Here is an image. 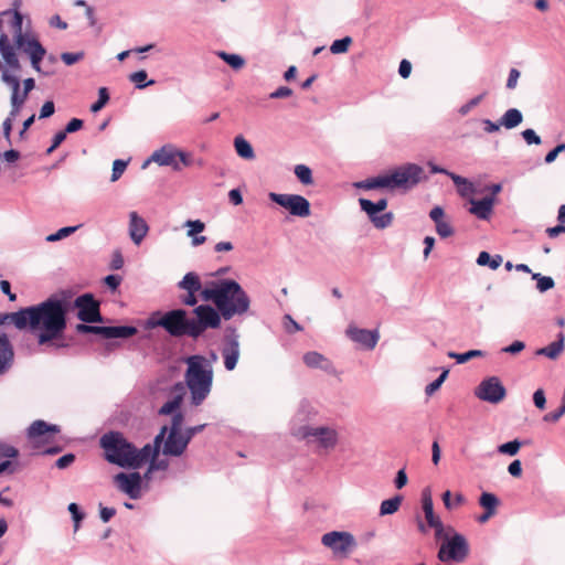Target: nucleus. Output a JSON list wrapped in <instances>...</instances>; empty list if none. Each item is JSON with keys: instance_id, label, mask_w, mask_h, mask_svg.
<instances>
[{"instance_id": "nucleus-1", "label": "nucleus", "mask_w": 565, "mask_h": 565, "mask_svg": "<svg viewBox=\"0 0 565 565\" xmlns=\"http://www.w3.org/2000/svg\"><path fill=\"white\" fill-rule=\"evenodd\" d=\"M70 297L52 295L44 301L18 311L19 330L29 331L40 345L61 340L67 328Z\"/></svg>"}, {"instance_id": "nucleus-2", "label": "nucleus", "mask_w": 565, "mask_h": 565, "mask_svg": "<svg viewBox=\"0 0 565 565\" xmlns=\"http://www.w3.org/2000/svg\"><path fill=\"white\" fill-rule=\"evenodd\" d=\"M167 431L168 427L163 426L156 436L153 445L147 444L141 449H137L119 431H109L103 435L99 444L108 462L119 467L136 469L149 462L150 458L159 455L160 446L164 440Z\"/></svg>"}, {"instance_id": "nucleus-3", "label": "nucleus", "mask_w": 565, "mask_h": 565, "mask_svg": "<svg viewBox=\"0 0 565 565\" xmlns=\"http://www.w3.org/2000/svg\"><path fill=\"white\" fill-rule=\"evenodd\" d=\"M201 298L204 301H212L224 320L246 313L250 305L248 295L232 279L207 282L201 291Z\"/></svg>"}, {"instance_id": "nucleus-4", "label": "nucleus", "mask_w": 565, "mask_h": 565, "mask_svg": "<svg viewBox=\"0 0 565 565\" xmlns=\"http://www.w3.org/2000/svg\"><path fill=\"white\" fill-rule=\"evenodd\" d=\"M426 525L435 530V540L439 544L438 558L441 562H463L469 553L466 539L455 532L450 525H444L440 518L435 515L433 501L426 494Z\"/></svg>"}, {"instance_id": "nucleus-5", "label": "nucleus", "mask_w": 565, "mask_h": 565, "mask_svg": "<svg viewBox=\"0 0 565 565\" xmlns=\"http://www.w3.org/2000/svg\"><path fill=\"white\" fill-rule=\"evenodd\" d=\"M422 168L417 164L407 163L393 169L388 172L369 178L356 183L358 188L364 190L387 189V190H408L416 185L422 179Z\"/></svg>"}, {"instance_id": "nucleus-6", "label": "nucleus", "mask_w": 565, "mask_h": 565, "mask_svg": "<svg viewBox=\"0 0 565 565\" xmlns=\"http://www.w3.org/2000/svg\"><path fill=\"white\" fill-rule=\"evenodd\" d=\"M185 363L188 365L184 374L185 383L190 390L192 403L198 406L211 392L213 370L202 355H191Z\"/></svg>"}, {"instance_id": "nucleus-7", "label": "nucleus", "mask_w": 565, "mask_h": 565, "mask_svg": "<svg viewBox=\"0 0 565 565\" xmlns=\"http://www.w3.org/2000/svg\"><path fill=\"white\" fill-rule=\"evenodd\" d=\"M153 326L162 327L172 337H191V320L183 309H174L166 312L152 323Z\"/></svg>"}, {"instance_id": "nucleus-8", "label": "nucleus", "mask_w": 565, "mask_h": 565, "mask_svg": "<svg viewBox=\"0 0 565 565\" xmlns=\"http://www.w3.org/2000/svg\"><path fill=\"white\" fill-rule=\"evenodd\" d=\"M193 312L195 319L191 320V338H199L206 329H217L221 326L222 316L217 309L209 305L198 306Z\"/></svg>"}, {"instance_id": "nucleus-9", "label": "nucleus", "mask_w": 565, "mask_h": 565, "mask_svg": "<svg viewBox=\"0 0 565 565\" xmlns=\"http://www.w3.org/2000/svg\"><path fill=\"white\" fill-rule=\"evenodd\" d=\"M361 210L364 211L373 225L376 228H385L391 225L393 221V214L391 212H384L387 206V200L381 199L377 202H372L367 199L359 200Z\"/></svg>"}, {"instance_id": "nucleus-10", "label": "nucleus", "mask_w": 565, "mask_h": 565, "mask_svg": "<svg viewBox=\"0 0 565 565\" xmlns=\"http://www.w3.org/2000/svg\"><path fill=\"white\" fill-rule=\"evenodd\" d=\"M182 415L177 414L172 417L170 433L164 441L163 454L169 456H181L186 446L188 441L184 434L181 431Z\"/></svg>"}, {"instance_id": "nucleus-11", "label": "nucleus", "mask_w": 565, "mask_h": 565, "mask_svg": "<svg viewBox=\"0 0 565 565\" xmlns=\"http://www.w3.org/2000/svg\"><path fill=\"white\" fill-rule=\"evenodd\" d=\"M269 199L288 210L291 215L299 217H307L310 215V203L309 201L298 194H278L270 192Z\"/></svg>"}, {"instance_id": "nucleus-12", "label": "nucleus", "mask_w": 565, "mask_h": 565, "mask_svg": "<svg viewBox=\"0 0 565 565\" xmlns=\"http://www.w3.org/2000/svg\"><path fill=\"white\" fill-rule=\"evenodd\" d=\"M475 395L481 401L498 404L504 399L507 390L499 377L490 376L476 387Z\"/></svg>"}, {"instance_id": "nucleus-13", "label": "nucleus", "mask_w": 565, "mask_h": 565, "mask_svg": "<svg viewBox=\"0 0 565 565\" xmlns=\"http://www.w3.org/2000/svg\"><path fill=\"white\" fill-rule=\"evenodd\" d=\"M74 307L78 309L77 318L85 323L102 322L99 302L92 294H84L74 300Z\"/></svg>"}, {"instance_id": "nucleus-14", "label": "nucleus", "mask_w": 565, "mask_h": 565, "mask_svg": "<svg viewBox=\"0 0 565 565\" xmlns=\"http://www.w3.org/2000/svg\"><path fill=\"white\" fill-rule=\"evenodd\" d=\"M150 159L159 166H170L177 171L191 164L188 153L167 146L154 151Z\"/></svg>"}, {"instance_id": "nucleus-15", "label": "nucleus", "mask_w": 565, "mask_h": 565, "mask_svg": "<svg viewBox=\"0 0 565 565\" xmlns=\"http://www.w3.org/2000/svg\"><path fill=\"white\" fill-rule=\"evenodd\" d=\"M296 436L302 439L313 438V441L326 449L333 448L338 443L337 431L329 427L302 426L297 430Z\"/></svg>"}, {"instance_id": "nucleus-16", "label": "nucleus", "mask_w": 565, "mask_h": 565, "mask_svg": "<svg viewBox=\"0 0 565 565\" xmlns=\"http://www.w3.org/2000/svg\"><path fill=\"white\" fill-rule=\"evenodd\" d=\"M321 542L324 546L331 548L334 553L347 554L355 547L354 536L349 532H329L326 533Z\"/></svg>"}, {"instance_id": "nucleus-17", "label": "nucleus", "mask_w": 565, "mask_h": 565, "mask_svg": "<svg viewBox=\"0 0 565 565\" xmlns=\"http://www.w3.org/2000/svg\"><path fill=\"white\" fill-rule=\"evenodd\" d=\"M345 335L359 344L361 348L365 350H373L380 339L379 330H367L358 328L355 324H350L345 330Z\"/></svg>"}, {"instance_id": "nucleus-18", "label": "nucleus", "mask_w": 565, "mask_h": 565, "mask_svg": "<svg viewBox=\"0 0 565 565\" xmlns=\"http://www.w3.org/2000/svg\"><path fill=\"white\" fill-rule=\"evenodd\" d=\"M115 483L130 499L136 500L141 497V476L139 472H119L115 476Z\"/></svg>"}, {"instance_id": "nucleus-19", "label": "nucleus", "mask_w": 565, "mask_h": 565, "mask_svg": "<svg viewBox=\"0 0 565 565\" xmlns=\"http://www.w3.org/2000/svg\"><path fill=\"white\" fill-rule=\"evenodd\" d=\"M178 287L186 291V295L182 298V303L190 307L198 303L196 292L201 294L204 289L199 275L193 271L185 274L182 280L179 281Z\"/></svg>"}, {"instance_id": "nucleus-20", "label": "nucleus", "mask_w": 565, "mask_h": 565, "mask_svg": "<svg viewBox=\"0 0 565 565\" xmlns=\"http://www.w3.org/2000/svg\"><path fill=\"white\" fill-rule=\"evenodd\" d=\"M21 45H15L18 49H21L24 53L30 56L32 67L40 72V63L43 60L46 51L41 45V43L36 39H28V36H23L21 41Z\"/></svg>"}, {"instance_id": "nucleus-21", "label": "nucleus", "mask_w": 565, "mask_h": 565, "mask_svg": "<svg viewBox=\"0 0 565 565\" xmlns=\"http://www.w3.org/2000/svg\"><path fill=\"white\" fill-rule=\"evenodd\" d=\"M90 333L99 334L105 339L130 338L137 333V329L135 327H128V326H120V327L92 326Z\"/></svg>"}, {"instance_id": "nucleus-22", "label": "nucleus", "mask_w": 565, "mask_h": 565, "mask_svg": "<svg viewBox=\"0 0 565 565\" xmlns=\"http://www.w3.org/2000/svg\"><path fill=\"white\" fill-rule=\"evenodd\" d=\"M0 54L11 70H21V64L15 53V46L10 43L8 35L4 33L0 35Z\"/></svg>"}, {"instance_id": "nucleus-23", "label": "nucleus", "mask_w": 565, "mask_h": 565, "mask_svg": "<svg viewBox=\"0 0 565 565\" xmlns=\"http://www.w3.org/2000/svg\"><path fill=\"white\" fill-rule=\"evenodd\" d=\"M494 204L493 195H487L480 200H470V213L480 220H488L492 213Z\"/></svg>"}, {"instance_id": "nucleus-24", "label": "nucleus", "mask_w": 565, "mask_h": 565, "mask_svg": "<svg viewBox=\"0 0 565 565\" xmlns=\"http://www.w3.org/2000/svg\"><path fill=\"white\" fill-rule=\"evenodd\" d=\"M129 217L130 237L136 245H139L148 232V225L146 221L142 217H140L138 213L135 211L130 212Z\"/></svg>"}, {"instance_id": "nucleus-25", "label": "nucleus", "mask_w": 565, "mask_h": 565, "mask_svg": "<svg viewBox=\"0 0 565 565\" xmlns=\"http://www.w3.org/2000/svg\"><path fill=\"white\" fill-rule=\"evenodd\" d=\"M426 166L429 167L431 173H444L447 174L454 183L458 186V191L460 194L465 195L468 191H472V183L469 182L466 178L449 172L448 170L428 161Z\"/></svg>"}, {"instance_id": "nucleus-26", "label": "nucleus", "mask_w": 565, "mask_h": 565, "mask_svg": "<svg viewBox=\"0 0 565 565\" xmlns=\"http://www.w3.org/2000/svg\"><path fill=\"white\" fill-rule=\"evenodd\" d=\"M1 79L3 83L8 84L12 89L11 104H15L22 107L25 100L28 99V95L20 93L19 78L14 75H11L8 71H3L1 74Z\"/></svg>"}, {"instance_id": "nucleus-27", "label": "nucleus", "mask_w": 565, "mask_h": 565, "mask_svg": "<svg viewBox=\"0 0 565 565\" xmlns=\"http://www.w3.org/2000/svg\"><path fill=\"white\" fill-rule=\"evenodd\" d=\"M224 359V366L226 370L232 371L235 369L239 358V343L237 339H231L222 350Z\"/></svg>"}, {"instance_id": "nucleus-28", "label": "nucleus", "mask_w": 565, "mask_h": 565, "mask_svg": "<svg viewBox=\"0 0 565 565\" xmlns=\"http://www.w3.org/2000/svg\"><path fill=\"white\" fill-rule=\"evenodd\" d=\"M564 341H565L564 334L562 332H559L556 341L550 343L547 347L539 349L535 352V354L544 355L551 360H555L564 351Z\"/></svg>"}, {"instance_id": "nucleus-29", "label": "nucleus", "mask_w": 565, "mask_h": 565, "mask_svg": "<svg viewBox=\"0 0 565 565\" xmlns=\"http://www.w3.org/2000/svg\"><path fill=\"white\" fill-rule=\"evenodd\" d=\"M13 360L12 345L6 334L0 335V374L3 373Z\"/></svg>"}, {"instance_id": "nucleus-30", "label": "nucleus", "mask_w": 565, "mask_h": 565, "mask_svg": "<svg viewBox=\"0 0 565 565\" xmlns=\"http://www.w3.org/2000/svg\"><path fill=\"white\" fill-rule=\"evenodd\" d=\"M303 362L308 367H319L323 370H330L332 367L331 363L324 358L322 354L316 351L307 352L303 355Z\"/></svg>"}, {"instance_id": "nucleus-31", "label": "nucleus", "mask_w": 565, "mask_h": 565, "mask_svg": "<svg viewBox=\"0 0 565 565\" xmlns=\"http://www.w3.org/2000/svg\"><path fill=\"white\" fill-rule=\"evenodd\" d=\"M185 226L189 228L188 236L192 237L193 245L198 246V245H202L206 242L205 236L199 235L200 233H202L204 231L205 225L203 222H201L200 220L188 221L185 223Z\"/></svg>"}, {"instance_id": "nucleus-32", "label": "nucleus", "mask_w": 565, "mask_h": 565, "mask_svg": "<svg viewBox=\"0 0 565 565\" xmlns=\"http://www.w3.org/2000/svg\"><path fill=\"white\" fill-rule=\"evenodd\" d=\"M522 120V113L518 108H510L500 118V125L507 129H513L518 127Z\"/></svg>"}, {"instance_id": "nucleus-33", "label": "nucleus", "mask_w": 565, "mask_h": 565, "mask_svg": "<svg viewBox=\"0 0 565 565\" xmlns=\"http://www.w3.org/2000/svg\"><path fill=\"white\" fill-rule=\"evenodd\" d=\"M50 431L57 433L58 429H57L56 426L49 425L44 420H35L29 427L28 436H29V438L34 439V438L41 437V436H43V435H45L46 433H50Z\"/></svg>"}, {"instance_id": "nucleus-34", "label": "nucleus", "mask_w": 565, "mask_h": 565, "mask_svg": "<svg viewBox=\"0 0 565 565\" xmlns=\"http://www.w3.org/2000/svg\"><path fill=\"white\" fill-rule=\"evenodd\" d=\"M234 147L239 157L247 159V160H252L255 158L253 147L244 137H242V136L235 137Z\"/></svg>"}, {"instance_id": "nucleus-35", "label": "nucleus", "mask_w": 565, "mask_h": 565, "mask_svg": "<svg viewBox=\"0 0 565 565\" xmlns=\"http://www.w3.org/2000/svg\"><path fill=\"white\" fill-rule=\"evenodd\" d=\"M22 22H23L22 14L18 10H14L12 12L11 28L13 31V38H14L15 45H21L22 44L21 41L23 40V36H25V34L23 33V30H22Z\"/></svg>"}, {"instance_id": "nucleus-36", "label": "nucleus", "mask_w": 565, "mask_h": 565, "mask_svg": "<svg viewBox=\"0 0 565 565\" xmlns=\"http://www.w3.org/2000/svg\"><path fill=\"white\" fill-rule=\"evenodd\" d=\"M402 501V495H395L391 499L384 500L380 507V514L387 515L395 513L399 509Z\"/></svg>"}, {"instance_id": "nucleus-37", "label": "nucleus", "mask_w": 565, "mask_h": 565, "mask_svg": "<svg viewBox=\"0 0 565 565\" xmlns=\"http://www.w3.org/2000/svg\"><path fill=\"white\" fill-rule=\"evenodd\" d=\"M502 260L503 259L500 255L491 256L487 252H481L477 258L478 265L489 266L491 269H497L501 265Z\"/></svg>"}, {"instance_id": "nucleus-38", "label": "nucleus", "mask_w": 565, "mask_h": 565, "mask_svg": "<svg viewBox=\"0 0 565 565\" xmlns=\"http://www.w3.org/2000/svg\"><path fill=\"white\" fill-rule=\"evenodd\" d=\"M479 503L486 511H489V514H495L499 500L493 493L483 492L479 499Z\"/></svg>"}, {"instance_id": "nucleus-39", "label": "nucleus", "mask_w": 565, "mask_h": 565, "mask_svg": "<svg viewBox=\"0 0 565 565\" xmlns=\"http://www.w3.org/2000/svg\"><path fill=\"white\" fill-rule=\"evenodd\" d=\"M218 56L223 61H225L234 70H239L245 64L244 58L241 55H237V54H230V53H226V52H220Z\"/></svg>"}, {"instance_id": "nucleus-40", "label": "nucleus", "mask_w": 565, "mask_h": 565, "mask_svg": "<svg viewBox=\"0 0 565 565\" xmlns=\"http://www.w3.org/2000/svg\"><path fill=\"white\" fill-rule=\"evenodd\" d=\"M482 355H483V352L480 350H470L465 353H456V352L448 353V356L451 359H455L457 361V363H466L473 358H479Z\"/></svg>"}, {"instance_id": "nucleus-41", "label": "nucleus", "mask_w": 565, "mask_h": 565, "mask_svg": "<svg viewBox=\"0 0 565 565\" xmlns=\"http://www.w3.org/2000/svg\"><path fill=\"white\" fill-rule=\"evenodd\" d=\"M18 456H19V450L17 448H14L11 445L0 441V462L9 460L12 463V461L10 459H14Z\"/></svg>"}, {"instance_id": "nucleus-42", "label": "nucleus", "mask_w": 565, "mask_h": 565, "mask_svg": "<svg viewBox=\"0 0 565 565\" xmlns=\"http://www.w3.org/2000/svg\"><path fill=\"white\" fill-rule=\"evenodd\" d=\"M147 77H148V74L143 70L135 72V73H131L129 75L130 82L135 83L136 87L139 88V89H142V88H145L148 85H153L154 84V81H152V79L149 81L148 83H145Z\"/></svg>"}, {"instance_id": "nucleus-43", "label": "nucleus", "mask_w": 565, "mask_h": 565, "mask_svg": "<svg viewBox=\"0 0 565 565\" xmlns=\"http://www.w3.org/2000/svg\"><path fill=\"white\" fill-rule=\"evenodd\" d=\"M295 174L299 179V181L303 184H311L312 183V172L309 167L305 164H298L295 168Z\"/></svg>"}, {"instance_id": "nucleus-44", "label": "nucleus", "mask_w": 565, "mask_h": 565, "mask_svg": "<svg viewBox=\"0 0 565 565\" xmlns=\"http://www.w3.org/2000/svg\"><path fill=\"white\" fill-rule=\"evenodd\" d=\"M352 44V39L350 36H345L340 40H335L331 46L330 51L332 54H342L348 52L350 45Z\"/></svg>"}, {"instance_id": "nucleus-45", "label": "nucleus", "mask_w": 565, "mask_h": 565, "mask_svg": "<svg viewBox=\"0 0 565 565\" xmlns=\"http://www.w3.org/2000/svg\"><path fill=\"white\" fill-rule=\"evenodd\" d=\"M533 279H535L537 281L536 288L541 292H545V291L552 289L555 285L552 277L542 276L541 274H534Z\"/></svg>"}, {"instance_id": "nucleus-46", "label": "nucleus", "mask_w": 565, "mask_h": 565, "mask_svg": "<svg viewBox=\"0 0 565 565\" xmlns=\"http://www.w3.org/2000/svg\"><path fill=\"white\" fill-rule=\"evenodd\" d=\"M522 446V443L518 439L502 444L499 446L498 451L504 455L514 456L518 454Z\"/></svg>"}, {"instance_id": "nucleus-47", "label": "nucleus", "mask_w": 565, "mask_h": 565, "mask_svg": "<svg viewBox=\"0 0 565 565\" xmlns=\"http://www.w3.org/2000/svg\"><path fill=\"white\" fill-rule=\"evenodd\" d=\"M109 100L108 90L106 87H100L98 90V99L90 106L93 113L99 111Z\"/></svg>"}, {"instance_id": "nucleus-48", "label": "nucleus", "mask_w": 565, "mask_h": 565, "mask_svg": "<svg viewBox=\"0 0 565 565\" xmlns=\"http://www.w3.org/2000/svg\"><path fill=\"white\" fill-rule=\"evenodd\" d=\"M77 228H78V226H67V227L60 228L56 233L47 235L45 237V241L49 242V243L56 242V241H58V239H61L63 237H66V236L71 235Z\"/></svg>"}, {"instance_id": "nucleus-49", "label": "nucleus", "mask_w": 565, "mask_h": 565, "mask_svg": "<svg viewBox=\"0 0 565 565\" xmlns=\"http://www.w3.org/2000/svg\"><path fill=\"white\" fill-rule=\"evenodd\" d=\"M448 373H449V370H447V369L443 370L439 377L426 386V394H428V395L434 394L445 382V380L448 376Z\"/></svg>"}, {"instance_id": "nucleus-50", "label": "nucleus", "mask_w": 565, "mask_h": 565, "mask_svg": "<svg viewBox=\"0 0 565 565\" xmlns=\"http://www.w3.org/2000/svg\"><path fill=\"white\" fill-rule=\"evenodd\" d=\"M126 167H127V162L124 161V160L117 159V160L114 161V163H113V173H111V181L113 182L117 181L122 175V173L126 170Z\"/></svg>"}, {"instance_id": "nucleus-51", "label": "nucleus", "mask_w": 565, "mask_h": 565, "mask_svg": "<svg viewBox=\"0 0 565 565\" xmlns=\"http://www.w3.org/2000/svg\"><path fill=\"white\" fill-rule=\"evenodd\" d=\"M179 407H180V398L175 397V398L164 403L161 406L159 413L162 415H169V414L174 413Z\"/></svg>"}, {"instance_id": "nucleus-52", "label": "nucleus", "mask_w": 565, "mask_h": 565, "mask_svg": "<svg viewBox=\"0 0 565 565\" xmlns=\"http://www.w3.org/2000/svg\"><path fill=\"white\" fill-rule=\"evenodd\" d=\"M436 232L440 237H448L452 234L451 225L445 220L435 223Z\"/></svg>"}, {"instance_id": "nucleus-53", "label": "nucleus", "mask_w": 565, "mask_h": 565, "mask_svg": "<svg viewBox=\"0 0 565 565\" xmlns=\"http://www.w3.org/2000/svg\"><path fill=\"white\" fill-rule=\"evenodd\" d=\"M524 141L527 145H541V137L531 128L525 129L521 132Z\"/></svg>"}, {"instance_id": "nucleus-54", "label": "nucleus", "mask_w": 565, "mask_h": 565, "mask_svg": "<svg viewBox=\"0 0 565 565\" xmlns=\"http://www.w3.org/2000/svg\"><path fill=\"white\" fill-rule=\"evenodd\" d=\"M84 57V53L83 52H77V53H62L61 55V58L62 61L66 64V65H73L77 62H79L81 60H83Z\"/></svg>"}, {"instance_id": "nucleus-55", "label": "nucleus", "mask_w": 565, "mask_h": 565, "mask_svg": "<svg viewBox=\"0 0 565 565\" xmlns=\"http://www.w3.org/2000/svg\"><path fill=\"white\" fill-rule=\"evenodd\" d=\"M483 96H484V94L478 95V96L471 98L465 105H462L459 108L460 115H462V116L467 115L473 107H476L482 100Z\"/></svg>"}, {"instance_id": "nucleus-56", "label": "nucleus", "mask_w": 565, "mask_h": 565, "mask_svg": "<svg viewBox=\"0 0 565 565\" xmlns=\"http://www.w3.org/2000/svg\"><path fill=\"white\" fill-rule=\"evenodd\" d=\"M66 139V131H58L52 140V145L46 149V154H51Z\"/></svg>"}, {"instance_id": "nucleus-57", "label": "nucleus", "mask_w": 565, "mask_h": 565, "mask_svg": "<svg viewBox=\"0 0 565 565\" xmlns=\"http://www.w3.org/2000/svg\"><path fill=\"white\" fill-rule=\"evenodd\" d=\"M68 511L71 512L73 520L75 522V531H77L79 527V522L83 520L84 514L79 512L78 505L76 503H71L68 505Z\"/></svg>"}, {"instance_id": "nucleus-58", "label": "nucleus", "mask_w": 565, "mask_h": 565, "mask_svg": "<svg viewBox=\"0 0 565 565\" xmlns=\"http://www.w3.org/2000/svg\"><path fill=\"white\" fill-rule=\"evenodd\" d=\"M565 414V405L562 404L561 407H558L556 411L554 412H551V413H547L545 416H544V420L545 422H552V423H556L557 420H559V418Z\"/></svg>"}, {"instance_id": "nucleus-59", "label": "nucleus", "mask_w": 565, "mask_h": 565, "mask_svg": "<svg viewBox=\"0 0 565 565\" xmlns=\"http://www.w3.org/2000/svg\"><path fill=\"white\" fill-rule=\"evenodd\" d=\"M74 460H75V456L73 454H66L56 460L55 466L58 469H65L68 466H71L74 462Z\"/></svg>"}, {"instance_id": "nucleus-60", "label": "nucleus", "mask_w": 565, "mask_h": 565, "mask_svg": "<svg viewBox=\"0 0 565 565\" xmlns=\"http://www.w3.org/2000/svg\"><path fill=\"white\" fill-rule=\"evenodd\" d=\"M533 402L539 409L545 408L546 398H545L544 391L542 388H539L534 392Z\"/></svg>"}, {"instance_id": "nucleus-61", "label": "nucleus", "mask_w": 565, "mask_h": 565, "mask_svg": "<svg viewBox=\"0 0 565 565\" xmlns=\"http://www.w3.org/2000/svg\"><path fill=\"white\" fill-rule=\"evenodd\" d=\"M284 320L285 329L287 332L295 333L301 330V327L289 315H286Z\"/></svg>"}, {"instance_id": "nucleus-62", "label": "nucleus", "mask_w": 565, "mask_h": 565, "mask_svg": "<svg viewBox=\"0 0 565 565\" xmlns=\"http://www.w3.org/2000/svg\"><path fill=\"white\" fill-rule=\"evenodd\" d=\"M54 111H55L54 103L52 100H47L41 107L40 118H47V117L52 116L54 114Z\"/></svg>"}, {"instance_id": "nucleus-63", "label": "nucleus", "mask_w": 565, "mask_h": 565, "mask_svg": "<svg viewBox=\"0 0 565 565\" xmlns=\"http://www.w3.org/2000/svg\"><path fill=\"white\" fill-rule=\"evenodd\" d=\"M83 124L84 122L82 119L73 118L68 121V124L66 125V127L63 131H66V135L78 131L83 127Z\"/></svg>"}, {"instance_id": "nucleus-64", "label": "nucleus", "mask_w": 565, "mask_h": 565, "mask_svg": "<svg viewBox=\"0 0 565 565\" xmlns=\"http://www.w3.org/2000/svg\"><path fill=\"white\" fill-rule=\"evenodd\" d=\"M292 90L287 86H281L277 88L275 92L270 93L269 97L273 99L285 98L291 96Z\"/></svg>"}]
</instances>
